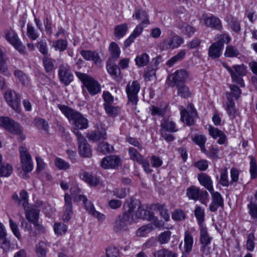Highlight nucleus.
<instances>
[{"label": "nucleus", "instance_id": "nucleus-1", "mask_svg": "<svg viewBox=\"0 0 257 257\" xmlns=\"http://www.w3.org/2000/svg\"><path fill=\"white\" fill-rule=\"evenodd\" d=\"M58 107L69 121L72 122L74 126V133L75 130L79 132V130L86 129L88 127V120L79 112L65 105L59 104Z\"/></svg>", "mask_w": 257, "mask_h": 257}, {"label": "nucleus", "instance_id": "nucleus-2", "mask_svg": "<svg viewBox=\"0 0 257 257\" xmlns=\"http://www.w3.org/2000/svg\"><path fill=\"white\" fill-rule=\"evenodd\" d=\"M222 66L230 73L233 82L239 85L240 87H244L242 76L245 75L246 71L243 65H235L231 68L226 63L223 62Z\"/></svg>", "mask_w": 257, "mask_h": 257}, {"label": "nucleus", "instance_id": "nucleus-3", "mask_svg": "<svg viewBox=\"0 0 257 257\" xmlns=\"http://www.w3.org/2000/svg\"><path fill=\"white\" fill-rule=\"evenodd\" d=\"M0 126L3 127L10 133L17 135H20V140L22 141L25 139V136L22 135L23 128L17 122L8 117H0Z\"/></svg>", "mask_w": 257, "mask_h": 257}, {"label": "nucleus", "instance_id": "nucleus-4", "mask_svg": "<svg viewBox=\"0 0 257 257\" xmlns=\"http://www.w3.org/2000/svg\"><path fill=\"white\" fill-rule=\"evenodd\" d=\"M76 75L83 83L90 94L94 95L100 91V85L91 77L79 72H76Z\"/></svg>", "mask_w": 257, "mask_h": 257}, {"label": "nucleus", "instance_id": "nucleus-5", "mask_svg": "<svg viewBox=\"0 0 257 257\" xmlns=\"http://www.w3.org/2000/svg\"><path fill=\"white\" fill-rule=\"evenodd\" d=\"M124 209H127L130 216L133 215L134 220L137 218L143 219L145 206H141L140 202L138 200L130 199L125 202L123 205Z\"/></svg>", "mask_w": 257, "mask_h": 257}, {"label": "nucleus", "instance_id": "nucleus-6", "mask_svg": "<svg viewBox=\"0 0 257 257\" xmlns=\"http://www.w3.org/2000/svg\"><path fill=\"white\" fill-rule=\"evenodd\" d=\"M4 98L10 107L18 113L21 112V95L20 94L13 90L8 89L5 92Z\"/></svg>", "mask_w": 257, "mask_h": 257}, {"label": "nucleus", "instance_id": "nucleus-7", "mask_svg": "<svg viewBox=\"0 0 257 257\" xmlns=\"http://www.w3.org/2000/svg\"><path fill=\"white\" fill-rule=\"evenodd\" d=\"M124 210L122 215H119L114 222V230L116 232L126 230L128 224L134 221L133 215L130 216L126 209Z\"/></svg>", "mask_w": 257, "mask_h": 257}, {"label": "nucleus", "instance_id": "nucleus-8", "mask_svg": "<svg viewBox=\"0 0 257 257\" xmlns=\"http://www.w3.org/2000/svg\"><path fill=\"white\" fill-rule=\"evenodd\" d=\"M74 134L77 137L80 156L84 158L91 157L92 156L91 147L87 143L86 139L80 132H78L77 130L75 131Z\"/></svg>", "mask_w": 257, "mask_h": 257}, {"label": "nucleus", "instance_id": "nucleus-9", "mask_svg": "<svg viewBox=\"0 0 257 257\" xmlns=\"http://www.w3.org/2000/svg\"><path fill=\"white\" fill-rule=\"evenodd\" d=\"M141 88L140 83L137 80L129 81L126 86L125 91L127 95L128 103L136 106L138 101V92Z\"/></svg>", "mask_w": 257, "mask_h": 257}, {"label": "nucleus", "instance_id": "nucleus-10", "mask_svg": "<svg viewBox=\"0 0 257 257\" xmlns=\"http://www.w3.org/2000/svg\"><path fill=\"white\" fill-rule=\"evenodd\" d=\"M21 165L22 169L25 172H31L33 169L32 158L28 149L25 146L19 148Z\"/></svg>", "mask_w": 257, "mask_h": 257}, {"label": "nucleus", "instance_id": "nucleus-11", "mask_svg": "<svg viewBox=\"0 0 257 257\" xmlns=\"http://www.w3.org/2000/svg\"><path fill=\"white\" fill-rule=\"evenodd\" d=\"M6 39L21 53H24L25 47L22 45L17 33L13 30H7L5 33Z\"/></svg>", "mask_w": 257, "mask_h": 257}, {"label": "nucleus", "instance_id": "nucleus-12", "mask_svg": "<svg viewBox=\"0 0 257 257\" xmlns=\"http://www.w3.org/2000/svg\"><path fill=\"white\" fill-rule=\"evenodd\" d=\"M184 42L183 39L177 35L164 39L160 44V47L163 50L174 49L178 48Z\"/></svg>", "mask_w": 257, "mask_h": 257}, {"label": "nucleus", "instance_id": "nucleus-13", "mask_svg": "<svg viewBox=\"0 0 257 257\" xmlns=\"http://www.w3.org/2000/svg\"><path fill=\"white\" fill-rule=\"evenodd\" d=\"M58 76L60 81L65 86L68 85L73 79V75L70 71V68L67 64H63L59 67Z\"/></svg>", "mask_w": 257, "mask_h": 257}, {"label": "nucleus", "instance_id": "nucleus-14", "mask_svg": "<svg viewBox=\"0 0 257 257\" xmlns=\"http://www.w3.org/2000/svg\"><path fill=\"white\" fill-rule=\"evenodd\" d=\"M197 116V112L192 104H189L187 109L181 111V119L185 122L188 125L194 124V118Z\"/></svg>", "mask_w": 257, "mask_h": 257}, {"label": "nucleus", "instance_id": "nucleus-15", "mask_svg": "<svg viewBox=\"0 0 257 257\" xmlns=\"http://www.w3.org/2000/svg\"><path fill=\"white\" fill-rule=\"evenodd\" d=\"M212 196V201L209 205V210L211 212L216 211L219 207H222L224 205L223 199L220 193L215 192L214 189L210 192Z\"/></svg>", "mask_w": 257, "mask_h": 257}, {"label": "nucleus", "instance_id": "nucleus-16", "mask_svg": "<svg viewBox=\"0 0 257 257\" xmlns=\"http://www.w3.org/2000/svg\"><path fill=\"white\" fill-rule=\"evenodd\" d=\"M120 164L119 158L116 156H108L104 158L101 163V166L104 169H115Z\"/></svg>", "mask_w": 257, "mask_h": 257}, {"label": "nucleus", "instance_id": "nucleus-17", "mask_svg": "<svg viewBox=\"0 0 257 257\" xmlns=\"http://www.w3.org/2000/svg\"><path fill=\"white\" fill-rule=\"evenodd\" d=\"M12 198L15 203L18 205L22 204L25 210L28 208V193L26 190H23L21 191L20 193V196L17 193H14Z\"/></svg>", "mask_w": 257, "mask_h": 257}, {"label": "nucleus", "instance_id": "nucleus-18", "mask_svg": "<svg viewBox=\"0 0 257 257\" xmlns=\"http://www.w3.org/2000/svg\"><path fill=\"white\" fill-rule=\"evenodd\" d=\"M79 200L83 201L85 205V209L93 216L97 217L99 220H103L104 219V216L103 214L100 213L95 210L94 205L87 200L86 196L80 195L79 196Z\"/></svg>", "mask_w": 257, "mask_h": 257}, {"label": "nucleus", "instance_id": "nucleus-19", "mask_svg": "<svg viewBox=\"0 0 257 257\" xmlns=\"http://www.w3.org/2000/svg\"><path fill=\"white\" fill-rule=\"evenodd\" d=\"M86 137L89 141L96 142L105 140L107 135L105 130L100 128L88 133Z\"/></svg>", "mask_w": 257, "mask_h": 257}, {"label": "nucleus", "instance_id": "nucleus-20", "mask_svg": "<svg viewBox=\"0 0 257 257\" xmlns=\"http://www.w3.org/2000/svg\"><path fill=\"white\" fill-rule=\"evenodd\" d=\"M71 196L66 193L64 196L65 201V211L63 215V219L64 221L68 222L70 220L72 215V205Z\"/></svg>", "mask_w": 257, "mask_h": 257}, {"label": "nucleus", "instance_id": "nucleus-21", "mask_svg": "<svg viewBox=\"0 0 257 257\" xmlns=\"http://www.w3.org/2000/svg\"><path fill=\"white\" fill-rule=\"evenodd\" d=\"M178 131L175 122L172 119L164 118L161 120L160 131L173 133Z\"/></svg>", "mask_w": 257, "mask_h": 257}, {"label": "nucleus", "instance_id": "nucleus-22", "mask_svg": "<svg viewBox=\"0 0 257 257\" xmlns=\"http://www.w3.org/2000/svg\"><path fill=\"white\" fill-rule=\"evenodd\" d=\"M106 68L107 72L115 80L120 81L122 76L119 68L116 65L111 63L110 60L107 62Z\"/></svg>", "mask_w": 257, "mask_h": 257}, {"label": "nucleus", "instance_id": "nucleus-23", "mask_svg": "<svg viewBox=\"0 0 257 257\" xmlns=\"http://www.w3.org/2000/svg\"><path fill=\"white\" fill-rule=\"evenodd\" d=\"M143 216V219L149 221H152L155 227H159L163 225L162 222L159 220L158 219L154 216V213L151 211V209L145 206V210L144 211ZM141 216V215L140 216Z\"/></svg>", "mask_w": 257, "mask_h": 257}, {"label": "nucleus", "instance_id": "nucleus-24", "mask_svg": "<svg viewBox=\"0 0 257 257\" xmlns=\"http://www.w3.org/2000/svg\"><path fill=\"white\" fill-rule=\"evenodd\" d=\"M171 77H172V81L176 86L181 84V83L185 81L188 77V73L186 70L181 69L176 71Z\"/></svg>", "mask_w": 257, "mask_h": 257}, {"label": "nucleus", "instance_id": "nucleus-25", "mask_svg": "<svg viewBox=\"0 0 257 257\" xmlns=\"http://www.w3.org/2000/svg\"><path fill=\"white\" fill-rule=\"evenodd\" d=\"M225 95L227 98L225 109L229 116L234 117L236 114L235 103L232 98H231V94L226 93Z\"/></svg>", "mask_w": 257, "mask_h": 257}, {"label": "nucleus", "instance_id": "nucleus-26", "mask_svg": "<svg viewBox=\"0 0 257 257\" xmlns=\"http://www.w3.org/2000/svg\"><path fill=\"white\" fill-rule=\"evenodd\" d=\"M204 23L207 26L213 28L218 30H221L222 29L220 20L214 16L205 18L204 19Z\"/></svg>", "mask_w": 257, "mask_h": 257}, {"label": "nucleus", "instance_id": "nucleus-27", "mask_svg": "<svg viewBox=\"0 0 257 257\" xmlns=\"http://www.w3.org/2000/svg\"><path fill=\"white\" fill-rule=\"evenodd\" d=\"M198 179L200 183L206 188L209 192L212 191L213 187L212 181L211 178L205 174L198 175Z\"/></svg>", "mask_w": 257, "mask_h": 257}, {"label": "nucleus", "instance_id": "nucleus-28", "mask_svg": "<svg viewBox=\"0 0 257 257\" xmlns=\"http://www.w3.org/2000/svg\"><path fill=\"white\" fill-rule=\"evenodd\" d=\"M223 48L218 43H213L209 48L208 56L212 59H216L220 57Z\"/></svg>", "mask_w": 257, "mask_h": 257}, {"label": "nucleus", "instance_id": "nucleus-29", "mask_svg": "<svg viewBox=\"0 0 257 257\" xmlns=\"http://www.w3.org/2000/svg\"><path fill=\"white\" fill-rule=\"evenodd\" d=\"M193 244V236L188 231H186L184 233L185 253L188 254L192 250Z\"/></svg>", "mask_w": 257, "mask_h": 257}, {"label": "nucleus", "instance_id": "nucleus-30", "mask_svg": "<svg viewBox=\"0 0 257 257\" xmlns=\"http://www.w3.org/2000/svg\"><path fill=\"white\" fill-rule=\"evenodd\" d=\"M80 54L83 58L86 60H92L95 63L99 61V55L96 52L90 50H82Z\"/></svg>", "mask_w": 257, "mask_h": 257}, {"label": "nucleus", "instance_id": "nucleus-31", "mask_svg": "<svg viewBox=\"0 0 257 257\" xmlns=\"http://www.w3.org/2000/svg\"><path fill=\"white\" fill-rule=\"evenodd\" d=\"M194 212L199 226H203L205 215L204 209L200 206L196 205Z\"/></svg>", "mask_w": 257, "mask_h": 257}, {"label": "nucleus", "instance_id": "nucleus-32", "mask_svg": "<svg viewBox=\"0 0 257 257\" xmlns=\"http://www.w3.org/2000/svg\"><path fill=\"white\" fill-rule=\"evenodd\" d=\"M153 257H177V254L166 248L156 250L152 253Z\"/></svg>", "mask_w": 257, "mask_h": 257}, {"label": "nucleus", "instance_id": "nucleus-33", "mask_svg": "<svg viewBox=\"0 0 257 257\" xmlns=\"http://www.w3.org/2000/svg\"><path fill=\"white\" fill-rule=\"evenodd\" d=\"M80 177L82 180L90 186H95L99 184V181L97 177L92 176L86 172L81 174Z\"/></svg>", "mask_w": 257, "mask_h": 257}, {"label": "nucleus", "instance_id": "nucleus-34", "mask_svg": "<svg viewBox=\"0 0 257 257\" xmlns=\"http://www.w3.org/2000/svg\"><path fill=\"white\" fill-rule=\"evenodd\" d=\"M192 141L197 145H198L202 152L207 154V150L205 147V144L206 141V138L204 135H195L192 139Z\"/></svg>", "mask_w": 257, "mask_h": 257}, {"label": "nucleus", "instance_id": "nucleus-35", "mask_svg": "<svg viewBox=\"0 0 257 257\" xmlns=\"http://www.w3.org/2000/svg\"><path fill=\"white\" fill-rule=\"evenodd\" d=\"M108 50L111 55V59L115 61L119 58L121 51L115 42H112L110 44Z\"/></svg>", "mask_w": 257, "mask_h": 257}, {"label": "nucleus", "instance_id": "nucleus-36", "mask_svg": "<svg viewBox=\"0 0 257 257\" xmlns=\"http://www.w3.org/2000/svg\"><path fill=\"white\" fill-rule=\"evenodd\" d=\"M25 214L27 219L30 222H32L34 224L37 223L39 215V210L38 209L35 208L31 209L26 211Z\"/></svg>", "mask_w": 257, "mask_h": 257}, {"label": "nucleus", "instance_id": "nucleus-37", "mask_svg": "<svg viewBox=\"0 0 257 257\" xmlns=\"http://www.w3.org/2000/svg\"><path fill=\"white\" fill-rule=\"evenodd\" d=\"M211 237L209 236L206 227L200 226V242L201 244H210Z\"/></svg>", "mask_w": 257, "mask_h": 257}, {"label": "nucleus", "instance_id": "nucleus-38", "mask_svg": "<svg viewBox=\"0 0 257 257\" xmlns=\"http://www.w3.org/2000/svg\"><path fill=\"white\" fill-rule=\"evenodd\" d=\"M127 30L128 26L126 24L117 25L114 28V35L117 38L120 39L125 35Z\"/></svg>", "mask_w": 257, "mask_h": 257}, {"label": "nucleus", "instance_id": "nucleus-39", "mask_svg": "<svg viewBox=\"0 0 257 257\" xmlns=\"http://www.w3.org/2000/svg\"><path fill=\"white\" fill-rule=\"evenodd\" d=\"M199 190L198 187L192 185L187 189L186 195L189 199L196 201L199 199Z\"/></svg>", "mask_w": 257, "mask_h": 257}, {"label": "nucleus", "instance_id": "nucleus-40", "mask_svg": "<svg viewBox=\"0 0 257 257\" xmlns=\"http://www.w3.org/2000/svg\"><path fill=\"white\" fill-rule=\"evenodd\" d=\"M67 44V40L59 39L53 42L52 46L54 48L56 51L63 52L66 49Z\"/></svg>", "mask_w": 257, "mask_h": 257}, {"label": "nucleus", "instance_id": "nucleus-41", "mask_svg": "<svg viewBox=\"0 0 257 257\" xmlns=\"http://www.w3.org/2000/svg\"><path fill=\"white\" fill-rule=\"evenodd\" d=\"M186 54V51L185 50H181L177 55L171 58L167 64L168 66H171L175 63L180 61L182 60L185 57Z\"/></svg>", "mask_w": 257, "mask_h": 257}, {"label": "nucleus", "instance_id": "nucleus-42", "mask_svg": "<svg viewBox=\"0 0 257 257\" xmlns=\"http://www.w3.org/2000/svg\"><path fill=\"white\" fill-rule=\"evenodd\" d=\"M13 172V167L9 164H2L0 166V177H9Z\"/></svg>", "mask_w": 257, "mask_h": 257}, {"label": "nucleus", "instance_id": "nucleus-43", "mask_svg": "<svg viewBox=\"0 0 257 257\" xmlns=\"http://www.w3.org/2000/svg\"><path fill=\"white\" fill-rule=\"evenodd\" d=\"M149 111L152 115L163 116L166 112V107H159L155 105H152L149 107Z\"/></svg>", "mask_w": 257, "mask_h": 257}, {"label": "nucleus", "instance_id": "nucleus-44", "mask_svg": "<svg viewBox=\"0 0 257 257\" xmlns=\"http://www.w3.org/2000/svg\"><path fill=\"white\" fill-rule=\"evenodd\" d=\"M136 64L140 67L146 65L149 61V55L146 53L137 56L135 59Z\"/></svg>", "mask_w": 257, "mask_h": 257}, {"label": "nucleus", "instance_id": "nucleus-45", "mask_svg": "<svg viewBox=\"0 0 257 257\" xmlns=\"http://www.w3.org/2000/svg\"><path fill=\"white\" fill-rule=\"evenodd\" d=\"M153 224L149 223L146 225L140 227L137 231V235L139 236H144L152 230L154 229Z\"/></svg>", "mask_w": 257, "mask_h": 257}, {"label": "nucleus", "instance_id": "nucleus-46", "mask_svg": "<svg viewBox=\"0 0 257 257\" xmlns=\"http://www.w3.org/2000/svg\"><path fill=\"white\" fill-rule=\"evenodd\" d=\"M128 154L130 158L138 163L144 158L143 156L139 153L137 149L133 147L129 148Z\"/></svg>", "mask_w": 257, "mask_h": 257}, {"label": "nucleus", "instance_id": "nucleus-47", "mask_svg": "<svg viewBox=\"0 0 257 257\" xmlns=\"http://www.w3.org/2000/svg\"><path fill=\"white\" fill-rule=\"evenodd\" d=\"M27 35L30 39L36 40L39 36L34 27L30 23L27 24Z\"/></svg>", "mask_w": 257, "mask_h": 257}, {"label": "nucleus", "instance_id": "nucleus-48", "mask_svg": "<svg viewBox=\"0 0 257 257\" xmlns=\"http://www.w3.org/2000/svg\"><path fill=\"white\" fill-rule=\"evenodd\" d=\"M4 53L0 48V72L7 76H11V73L8 69L6 64L5 61L4 59Z\"/></svg>", "mask_w": 257, "mask_h": 257}, {"label": "nucleus", "instance_id": "nucleus-49", "mask_svg": "<svg viewBox=\"0 0 257 257\" xmlns=\"http://www.w3.org/2000/svg\"><path fill=\"white\" fill-rule=\"evenodd\" d=\"M55 166L59 170H66L70 167L69 164L64 160L57 157L54 160Z\"/></svg>", "mask_w": 257, "mask_h": 257}, {"label": "nucleus", "instance_id": "nucleus-50", "mask_svg": "<svg viewBox=\"0 0 257 257\" xmlns=\"http://www.w3.org/2000/svg\"><path fill=\"white\" fill-rule=\"evenodd\" d=\"M178 88V94L182 97L186 98L190 96L191 92L188 86L183 84L176 85Z\"/></svg>", "mask_w": 257, "mask_h": 257}, {"label": "nucleus", "instance_id": "nucleus-51", "mask_svg": "<svg viewBox=\"0 0 257 257\" xmlns=\"http://www.w3.org/2000/svg\"><path fill=\"white\" fill-rule=\"evenodd\" d=\"M42 60L46 71L47 72H51L54 68V60L46 56H44Z\"/></svg>", "mask_w": 257, "mask_h": 257}, {"label": "nucleus", "instance_id": "nucleus-52", "mask_svg": "<svg viewBox=\"0 0 257 257\" xmlns=\"http://www.w3.org/2000/svg\"><path fill=\"white\" fill-rule=\"evenodd\" d=\"M35 122L36 126L39 129L48 132L49 124L46 120L41 118H37L35 119Z\"/></svg>", "mask_w": 257, "mask_h": 257}, {"label": "nucleus", "instance_id": "nucleus-53", "mask_svg": "<svg viewBox=\"0 0 257 257\" xmlns=\"http://www.w3.org/2000/svg\"><path fill=\"white\" fill-rule=\"evenodd\" d=\"M227 22L229 27L234 32H238L240 30V25L238 20L234 18H228Z\"/></svg>", "mask_w": 257, "mask_h": 257}, {"label": "nucleus", "instance_id": "nucleus-54", "mask_svg": "<svg viewBox=\"0 0 257 257\" xmlns=\"http://www.w3.org/2000/svg\"><path fill=\"white\" fill-rule=\"evenodd\" d=\"M250 159V174L252 179H255L257 177V166L256 161L254 157L252 156L249 157Z\"/></svg>", "mask_w": 257, "mask_h": 257}, {"label": "nucleus", "instance_id": "nucleus-55", "mask_svg": "<svg viewBox=\"0 0 257 257\" xmlns=\"http://www.w3.org/2000/svg\"><path fill=\"white\" fill-rule=\"evenodd\" d=\"M239 54V51L234 47L228 45L226 48L224 55L227 57H237Z\"/></svg>", "mask_w": 257, "mask_h": 257}, {"label": "nucleus", "instance_id": "nucleus-56", "mask_svg": "<svg viewBox=\"0 0 257 257\" xmlns=\"http://www.w3.org/2000/svg\"><path fill=\"white\" fill-rule=\"evenodd\" d=\"M229 88L230 89V92H227L226 93H228L229 94H231V98L234 97L235 99H238L241 93V90L237 86L233 84H230Z\"/></svg>", "mask_w": 257, "mask_h": 257}, {"label": "nucleus", "instance_id": "nucleus-57", "mask_svg": "<svg viewBox=\"0 0 257 257\" xmlns=\"http://www.w3.org/2000/svg\"><path fill=\"white\" fill-rule=\"evenodd\" d=\"M172 218L176 221H181L186 218V214L180 209H176L172 214Z\"/></svg>", "mask_w": 257, "mask_h": 257}, {"label": "nucleus", "instance_id": "nucleus-58", "mask_svg": "<svg viewBox=\"0 0 257 257\" xmlns=\"http://www.w3.org/2000/svg\"><path fill=\"white\" fill-rule=\"evenodd\" d=\"M106 257H119L118 249L115 246H109L106 249Z\"/></svg>", "mask_w": 257, "mask_h": 257}, {"label": "nucleus", "instance_id": "nucleus-59", "mask_svg": "<svg viewBox=\"0 0 257 257\" xmlns=\"http://www.w3.org/2000/svg\"><path fill=\"white\" fill-rule=\"evenodd\" d=\"M254 235L253 233H250L247 235V239L246 243L247 249L250 251L254 250L255 244L254 243Z\"/></svg>", "mask_w": 257, "mask_h": 257}, {"label": "nucleus", "instance_id": "nucleus-60", "mask_svg": "<svg viewBox=\"0 0 257 257\" xmlns=\"http://www.w3.org/2000/svg\"><path fill=\"white\" fill-rule=\"evenodd\" d=\"M9 224L10 228L14 234L18 239H21V236L17 223L15 222L12 219L9 218Z\"/></svg>", "mask_w": 257, "mask_h": 257}, {"label": "nucleus", "instance_id": "nucleus-61", "mask_svg": "<svg viewBox=\"0 0 257 257\" xmlns=\"http://www.w3.org/2000/svg\"><path fill=\"white\" fill-rule=\"evenodd\" d=\"M171 232L170 231H166L161 233L159 236V241L161 244L168 243L171 237Z\"/></svg>", "mask_w": 257, "mask_h": 257}, {"label": "nucleus", "instance_id": "nucleus-62", "mask_svg": "<svg viewBox=\"0 0 257 257\" xmlns=\"http://www.w3.org/2000/svg\"><path fill=\"white\" fill-rule=\"evenodd\" d=\"M217 39L218 41L215 43H218V45L222 48L224 43H228L231 40V38L226 34L220 35L218 36Z\"/></svg>", "mask_w": 257, "mask_h": 257}, {"label": "nucleus", "instance_id": "nucleus-63", "mask_svg": "<svg viewBox=\"0 0 257 257\" xmlns=\"http://www.w3.org/2000/svg\"><path fill=\"white\" fill-rule=\"evenodd\" d=\"M247 207L251 217L257 220V203L256 202H250L248 204Z\"/></svg>", "mask_w": 257, "mask_h": 257}, {"label": "nucleus", "instance_id": "nucleus-64", "mask_svg": "<svg viewBox=\"0 0 257 257\" xmlns=\"http://www.w3.org/2000/svg\"><path fill=\"white\" fill-rule=\"evenodd\" d=\"M7 233L0 236V247L4 250H7L10 246V241L7 238Z\"/></svg>", "mask_w": 257, "mask_h": 257}]
</instances>
